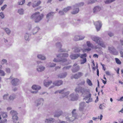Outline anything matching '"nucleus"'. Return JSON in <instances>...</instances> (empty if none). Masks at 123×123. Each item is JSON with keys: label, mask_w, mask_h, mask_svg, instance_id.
<instances>
[{"label": "nucleus", "mask_w": 123, "mask_h": 123, "mask_svg": "<svg viewBox=\"0 0 123 123\" xmlns=\"http://www.w3.org/2000/svg\"><path fill=\"white\" fill-rule=\"evenodd\" d=\"M73 11L71 12V13L72 14H75L78 12L79 10L78 8L77 7H74V6H73Z\"/></svg>", "instance_id": "14"}, {"label": "nucleus", "mask_w": 123, "mask_h": 123, "mask_svg": "<svg viewBox=\"0 0 123 123\" xmlns=\"http://www.w3.org/2000/svg\"><path fill=\"white\" fill-rule=\"evenodd\" d=\"M9 94L8 93L5 94L3 97V99L4 100H7V99L8 97Z\"/></svg>", "instance_id": "47"}, {"label": "nucleus", "mask_w": 123, "mask_h": 123, "mask_svg": "<svg viewBox=\"0 0 123 123\" xmlns=\"http://www.w3.org/2000/svg\"><path fill=\"white\" fill-rule=\"evenodd\" d=\"M81 36H76L74 38V40L75 41L82 40L84 39L85 37H82V38H81Z\"/></svg>", "instance_id": "24"}, {"label": "nucleus", "mask_w": 123, "mask_h": 123, "mask_svg": "<svg viewBox=\"0 0 123 123\" xmlns=\"http://www.w3.org/2000/svg\"><path fill=\"white\" fill-rule=\"evenodd\" d=\"M101 9V8L100 6H96L93 9V12L96 13L98 12Z\"/></svg>", "instance_id": "17"}, {"label": "nucleus", "mask_w": 123, "mask_h": 123, "mask_svg": "<svg viewBox=\"0 0 123 123\" xmlns=\"http://www.w3.org/2000/svg\"><path fill=\"white\" fill-rule=\"evenodd\" d=\"M62 113V111L58 110L55 112L54 115V117H58L61 115Z\"/></svg>", "instance_id": "16"}, {"label": "nucleus", "mask_w": 123, "mask_h": 123, "mask_svg": "<svg viewBox=\"0 0 123 123\" xmlns=\"http://www.w3.org/2000/svg\"><path fill=\"white\" fill-rule=\"evenodd\" d=\"M7 5H4L2 6L1 8V10L2 11H3L6 8V7Z\"/></svg>", "instance_id": "55"}, {"label": "nucleus", "mask_w": 123, "mask_h": 123, "mask_svg": "<svg viewBox=\"0 0 123 123\" xmlns=\"http://www.w3.org/2000/svg\"><path fill=\"white\" fill-rule=\"evenodd\" d=\"M97 0H90L88 1V4H90L93 3L97 1Z\"/></svg>", "instance_id": "44"}, {"label": "nucleus", "mask_w": 123, "mask_h": 123, "mask_svg": "<svg viewBox=\"0 0 123 123\" xmlns=\"http://www.w3.org/2000/svg\"><path fill=\"white\" fill-rule=\"evenodd\" d=\"M63 81L61 80H58L55 81L54 82V85L57 86H59L62 85Z\"/></svg>", "instance_id": "15"}, {"label": "nucleus", "mask_w": 123, "mask_h": 123, "mask_svg": "<svg viewBox=\"0 0 123 123\" xmlns=\"http://www.w3.org/2000/svg\"><path fill=\"white\" fill-rule=\"evenodd\" d=\"M78 95L75 93H73L68 97V99L70 100L74 101L77 100L78 98Z\"/></svg>", "instance_id": "6"}, {"label": "nucleus", "mask_w": 123, "mask_h": 123, "mask_svg": "<svg viewBox=\"0 0 123 123\" xmlns=\"http://www.w3.org/2000/svg\"><path fill=\"white\" fill-rule=\"evenodd\" d=\"M115 0H106L104 1L106 4H108L114 1Z\"/></svg>", "instance_id": "43"}, {"label": "nucleus", "mask_w": 123, "mask_h": 123, "mask_svg": "<svg viewBox=\"0 0 123 123\" xmlns=\"http://www.w3.org/2000/svg\"><path fill=\"white\" fill-rule=\"evenodd\" d=\"M58 59L56 60L54 58V62H62L63 63L66 62V64H68V63H67V60L66 58H62V57H67L68 56V54L67 53H60L57 56Z\"/></svg>", "instance_id": "3"}, {"label": "nucleus", "mask_w": 123, "mask_h": 123, "mask_svg": "<svg viewBox=\"0 0 123 123\" xmlns=\"http://www.w3.org/2000/svg\"><path fill=\"white\" fill-rule=\"evenodd\" d=\"M56 45L57 47L59 48V52H62L64 51V50H62L61 48L62 46V45L59 42L57 43L56 44Z\"/></svg>", "instance_id": "28"}, {"label": "nucleus", "mask_w": 123, "mask_h": 123, "mask_svg": "<svg viewBox=\"0 0 123 123\" xmlns=\"http://www.w3.org/2000/svg\"><path fill=\"white\" fill-rule=\"evenodd\" d=\"M76 92H80L82 93V95L85 96L84 99L86 100V103H88L92 101V98H91V94L89 89L85 87L78 86L76 87L75 89Z\"/></svg>", "instance_id": "1"}, {"label": "nucleus", "mask_w": 123, "mask_h": 123, "mask_svg": "<svg viewBox=\"0 0 123 123\" xmlns=\"http://www.w3.org/2000/svg\"><path fill=\"white\" fill-rule=\"evenodd\" d=\"M80 49L79 48L77 47L75 48L74 51L75 52H80Z\"/></svg>", "instance_id": "50"}, {"label": "nucleus", "mask_w": 123, "mask_h": 123, "mask_svg": "<svg viewBox=\"0 0 123 123\" xmlns=\"http://www.w3.org/2000/svg\"><path fill=\"white\" fill-rule=\"evenodd\" d=\"M54 14V12H50L48 13L46 16V18L49 19L51 18L53 16Z\"/></svg>", "instance_id": "23"}, {"label": "nucleus", "mask_w": 123, "mask_h": 123, "mask_svg": "<svg viewBox=\"0 0 123 123\" xmlns=\"http://www.w3.org/2000/svg\"><path fill=\"white\" fill-rule=\"evenodd\" d=\"M7 61L6 59H3L1 62V63L2 64H4L5 63H6Z\"/></svg>", "instance_id": "53"}, {"label": "nucleus", "mask_w": 123, "mask_h": 123, "mask_svg": "<svg viewBox=\"0 0 123 123\" xmlns=\"http://www.w3.org/2000/svg\"><path fill=\"white\" fill-rule=\"evenodd\" d=\"M108 49L111 53L114 54L116 50L114 47H108Z\"/></svg>", "instance_id": "20"}, {"label": "nucleus", "mask_w": 123, "mask_h": 123, "mask_svg": "<svg viewBox=\"0 0 123 123\" xmlns=\"http://www.w3.org/2000/svg\"><path fill=\"white\" fill-rule=\"evenodd\" d=\"M120 43L121 45L123 46V40H120Z\"/></svg>", "instance_id": "64"}, {"label": "nucleus", "mask_w": 123, "mask_h": 123, "mask_svg": "<svg viewBox=\"0 0 123 123\" xmlns=\"http://www.w3.org/2000/svg\"><path fill=\"white\" fill-rule=\"evenodd\" d=\"M41 2L39 0L37 3L36 5L33 4V5L32 6L33 7H35L36 6H37L39 5L41 3Z\"/></svg>", "instance_id": "46"}, {"label": "nucleus", "mask_w": 123, "mask_h": 123, "mask_svg": "<svg viewBox=\"0 0 123 123\" xmlns=\"http://www.w3.org/2000/svg\"><path fill=\"white\" fill-rule=\"evenodd\" d=\"M37 57L40 59L42 60H45L46 59L45 56L42 54H39L37 55Z\"/></svg>", "instance_id": "27"}, {"label": "nucleus", "mask_w": 123, "mask_h": 123, "mask_svg": "<svg viewBox=\"0 0 123 123\" xmlns=\"http://www.w3.org/2000/svg\"><path fill=\"white\" fill-rule=\"evenodd\" d=\"M65 13L64 11H63V10L61 11H60L59 12V14L61 15H63L65 14Z\"/></svg>", "instance_id": "51"}, {"label": "nucleus", "mask_w": 123, "mask_h": 123, "mask_svg": "<svg viewBox=\"0 0 123 123\" xmlns=\"http://www.w3.org/2000/svg\"><path fill=\"white\" fill-rule=\"evenodd\" d=\"M104 106V104H101L99 106V108L101 110H103V107Z\"/></svg>", "instance_id": "56"}, {"label": "nucleus", "mask_w": 123, "mask_h": 123, "mask_svg": "<svg viewBox=\"0 0 123 123\" xmlns=\"http://www.w3.org/2000/svg\"><path fill=\"white\" fill-rule=\"evenodd\" d=\"M32 89L35 90H38L41 88V87L38 85H34L32 87Z\"/></svg>", "instance_id": "25"}, {"label": "nucleus", "mask_w": 123, "mask_h": 123, "mask_svg": "<svg viewBox=\"0 0 123 123\" xmlns=\"http://www.w3.org/2000/svg\"><path fill=\"white\" fill-rule=\"evenodd\" d=\"M40 29L38 26H37L35 27L33 30V34H34L35 33H36Z\"/></svg>", "instance_id": "34"}, {"label": "nucleus", "mask_w": 123, "mask_h": 123, "mask_svg": "<svg viewBox=\"0 0 123 123\" xmlns=\"http://www.w3.org/2000/svg\"><path fill=\"white\" fill-rule=\"evenodd\" d=\"M86 82L88 85L91 86L92 85V83L91 80L88 79H87L86 80Z\"/></svg>", "instance_id": "40"}, {"label": "nucleus", "mask_w": 123, "mask_h": 123, "mask_svg": "<svg viewBox=\"0 0 123 123\" xmlns=\"http://www.w3.org/2000/svg\"><path fill=\"white\" fill-rule=\"evenodd\" d=\"M91 37L92 40L97 44H98L100 41L101 40L100 38L96 36H91Z\"/></svg>", "instance_id": "9"}, {"label": "nucleus", "mask_w": 123, "mask_h": 123, "mask_svg": "<svg viewBox=\"0 0 123 123\" xmlns=\"http://www.w3.org/2000/svg\"><path fill=\"white\" fill-rule=\"evenodd\" d=\"M80 69V67L77 63H75L73 65V68L72 69V72L75 73L78 71Z\"/></svg>", "instance_id": "8"}, {"label": "nucleus", "mask_w": 123, "mask_h": 123, "mask_svg": "<svg viewBox=\"0 0 123 123\" xmlns=\"http://www.w3.org/2000/svg\"><path fill=\"white\" fill-rule=\"evenodd\" d=\"M30 35L28 33H26L24 36L25 39L26 41H29L30 39L29 38Z\"/></svg>", "instance_id": "29"}, {"label": "nucleus", "mask_w": 123, "mask_h": 123, "mask_svg": "<svg viewBox=\"0 0 123 123\" xmlns=\"http://www.w3.org/2000/svg\"><path fill=\"white\" fill-rule=\"evenodd\" d=\"M80 54H72L70 55V57L71 59H74L79 57Z\"/></svg>", "instance_id": "18"}, {"label": "nucleus", "mask_w": 123, "mask_h": 123, "mask_svg": "<svg viewBox=\"0 0 123 123\" xmlns=\"http://www.w3.org/2000/svg\"><path fill=\"white\" fill-rule=\"evenodd\" d=\"M67 75V73L66 72H64L58 75V77L60 78H64L66 77Z\"/></svg>", "instance_id": "21"}, {"label": "nucleus", "mask_w": 123, "mask_h": 123, "mask_svg": "<svg viewBox=\"0 0 123 123\" xmlns=\"http://www.w3.org/2000/svg\"><path fill=\"white\" fill-rule=\"evenodd\" d=\"M85 102H81L79 104L80 107L79 108V110L80 111H82L84 107L85 106Z\"/></svg>", "instance_id": "19"}, {"label": "nucleus", "mask_w": 123, "mask_h": 123, "mask_svg": "<svg viewBox=\"0 0 123 123\" xmlns=\"http://www.w3.org/2000/svg\"><path fill=\"white\" fill-rule=\"evenodd\" d=\"M115 60L116 63L118 64H121V62L117 58H115Z\"/></svg>", "instance_id": "48"}, {"label": "nucleus", "mask_w": 123, "mask_h": 123, "mask_svg": "<svg viewBox=\"0 0 123 123\" xmlns=\"http://www.w3.org/2000/svg\"><path fill=\"white\" fill-rule=\"evenodd\" d=\"M43 98H41L40 100H38L36 101L35 102V103L36 104V106H38L40 105L41 102L43 101Z\"/></svg>", "instance_id": "26"}, {"label": "nucleus", "mask_w": 123, "mask_h": 123, "mask_svg": "<svg viewBox=\"0 0 123 123\" xmlns=\"http://www.w3.org/2000/svg\"><path fill=\"white\" fill-rule=\"evenodd\" d=\"M15 98V96L14 94L11 95L9 98V100H13Z\"/></svg>", "instance_id": "41"}, {"label": "nucleus", "mask_w": 123, "mask_h": 123, "mask_svg": "<svg viewBox=\"0 0 123 123\" xmlns=\"http://www.w3.org/2000/svg\"><path fill=\"white\" fill-rule=\"evenodd\" d=\"M70 92L67 91L66 89L64 88L62 90H59V93L62 94V95L59 97L60 98H64L68 95L69 93Z\"/></svg>", "instance_id": "5"}, {"label": "nucleus", "mask_w": 123, "mask_h": 123, "mask_svg": "<svg viewBox=\"0 0 123 123\" xmlns=\"http://www.w3.org/2000/svg\"><path fill=\"white\" fill-rule=\"evenodd\" d=\"M18 12L19 14L22 15L24 14V10L22 8H20L18 10Z\"/></svg>", "instance_id": "38"}, {"label": "nucleus", "mask_w": 123, "mask_h": 123, "mask_svg": "<svg viewBox=\"0 0 123 123\" xmlns=\"http://www.w3.org/2000/svg\"><path fill=\"white\" fill-rule=\"evenodd\" d=\"M12 79L11 82L12 84L13 85H16L18 84L19 83V81L18 79H12V76H10L9 79Z\"/></svg>", "instance_id": "7"}, {"label": "nucleus", "mask_w": 123, "mask_h": 123, "mask_svg": "<svg viewBox=\"0 0 123 123\" xmlns=\"http://www.w3.org/2000/svg\"><path fill=\"white\" fill-rule=\"evenodd\" d=\"M94 23L97 31H99L102 26L101 22L100 21H98L95 22Z\"/></svg>", "instance_id": "10"}, {"label": "nucleus", "mask_w": 123, "mask_h": 123, "mask_svg": "<svg viewBox=\"0 0 123 123\" xmlns=\"http://www.w3.org/2000/svg\"><path fill=\"white\" fill-rule=\"evenodd\" d=\"M44 15L43 13L40 14L39 12H35L31 16V19L34 20L35 23L39 22L43 18Z\"/></svg>", "instance_id": "2"}, {"label": "nucleus", "mask_w": 123, "mask_h": 123, "mask_svg": "<svg viewBox=\"0 0 123 123\" xmlns=\"http://www.w3.org/2000/svg\"><path fill=\"white\" fill-rule=\"evenodd\" d=\"M108 35L110 37H112L114 35L111 32L108 33Z\"/></svg>", "instance_id": "62"}, {"label": "nucleus", "mask_w": 123, "mask_h": 123, "mask_svg": "<svg viewBox=\"0 0 123 123\" xmlns=\"http://www.w3.org/2000/svg\"><path fill=\"white\" fill-rule=\"evenodd\" d=\"M0 17L2 18H3L4 17V15L2 12L0 13Z\"/></svg>", "instance_id": "59"}, {"label": "nucleus", "mask_w": 123, "mask_h": 123, "mask_svg": "<svg viewBox=\"0 0 123 123\" xmlns=\"http://www.w3.org/2000/svg\"><path fill=\"white\" fill-rule=\"evenodd\" d=\"M6 71L7 73H10V69L9 68H6Z\"/></svg>", "instance_id": "54"}, {"label": "nucleus", "mask_w": 123, "mask_h": 123, "mask_svg": "<svg viewBox=\"0 0 123 123\" xmlns=\"http://www.w3.org/2000/svg\"><path fill=\"white\" fill-rule=\"evenodd\" d=\"M46 66L48 67L52 68L54 67V63L53 62H49L47 64Z\"/></svg>", "instance_id": "32"}, {"label": "nucleus", "mask_w": 123, "mask_h": 123, "mask_svg": "<svg viewBox=\"0 0 123 123\" xmlns=\"http://www.w3.org/2000/svg\"><path fill=\"white\" fill-rule=\"evenodd\" d=\"M98 44L102 47L104 48H105L106 47V45L105 43L101 40L99 42Z\"/></svg>", "instance_id": "22"}, {"label": "nucleus", "mask_w": 123, "mask_h": 123, "mask_svg": "<svg viewBox=\"0 0 123 123\" xmlns=\"http://www.w3.org/2000/svg\"><path fill=\"white\" fill-rule=\"evenodd\" d=\"M52 83V81H50L47 82L44 81V85L46 87L48 86Z\"/></svg>", "instance_id": "35"}, {"label": "nucleus", "mask_w": 123, "mask_h": 123, "mask_svg": "<svg viewBox=\"0 0 123 123\" xmlns=\"http://www.w3.org/2000/svg\"><path fill=\"white\" fill-rule=\"evenodd\" d=\"M84 3L83 2H80L79 3L76 4L74 5V7H81L84 5Z\"/></svg>", "instance_id": "31"}, {"label": "nucleus", "mask_w": 123, "mask_h": 123, "mask_svg": "<svg viewBox=\"0 0 123 123\" xmlns=\"http://www.w3.org/2000/svg\"><path fill=\"white\" fill-rule=\"evenodd\" d=\"M71 9L72 7L71 6H68L64 8L63 11H64L65 13H66L67 11L71 10Z\"/></svg>", "instance_id": "30"}, {"label": "nucleus", "mask_w": 123, "mask_h": 123, "mask_svg": "<svg viewBox=\"0 0 123 123\" xmlns=\"http://www.w3.org/2000/svg\"><path fill=\"white\" fill-rule=\"evenodd\" d=\"M10 113L12 115L13 122L15 123H18L19 118L17 116V112L14 110H12L11 111Z\"/></svg>", "instance_id": "4"}, {"label": "nucleus", "mask_w": 123, "mask_h": 123, "mask_svg": "<svg viewBox=\"0 0 123 123\" xmlns=\"http://www.w3.org/2000/svg\"><path fill=\"white\" fill-rule=\"evenodd\" d=\"M85 82L84 80H83L80 82V85H84Z\"/></svg>", "instance_id": "60"}, {"label": "nucleus", "mask_w": 123, "mask_h": 123, "mask_svg": "<svg viewBox=\"0 0 123 123\" xmlns=\"http://www.w3.org/2000/svg\"><path fill=\"white\" fill-rule=\"evenodd\" d=\"M86 62V58H84L80 60V64H83L85 63Z\"/></svg>", "instance_id": "42"}, {"label": "nucleus", "mask_w": 123, "mask_h": 123, "mask_svg": "<svg viewBox=\"0 0 123 123\" xmlns=\"http://www.w3.org/2000/svg\"><path fill=\"white\" fill-rule=\"evenodd\" d=\"M1 115L3 118H6L8 116L7 113L6 112H2L1 113Z\"/></svg>", "instance_id": "37"}, {"label": "nucleus", "mask_w": 123, "mask_h": 123, "mask_svg": "<svg viewBox=\"0 0 123 123\" xmlns=\"http://www.w3.org/2000/svg\"><path fill=\"white\" fill-rule=\"evenodd\" d=\"M37 71L39 72L43 71L45 69V67L42 65H38L37 67Z\"/></svg>", "instance_id": "13"}, {"label": "nucleus", "mask_w": 123, "mask_h": 123, "mask_svg": "<svg viewBox=\"0 0 123 123\" xmlns=\"http://www.w3.org/2000/svg\"><path fill=\"white\" fill-rule=\"evenodd\" d=\"M75 109H74L72 112V113L73 114V116L72 117V118H68V119L67 120H69L71 121H73L76 118V115L74 116V115H76L75 114Z\"/></svg>", "instance_id": "12"}, {"label": "nucleus", "mask_w": 123, "mask_h": 123, "mask_svg": "<svg viewBox=\"0 0 123 123\" xmlns=\"http://www.w3.org/2000/svg\"><path fill=\"white\" fill-rule=\"evenodd\" d=\"M71 66H68L66 67H64L63 68V69L64 70L65 69H69V68H71Z\"/></svg>", "instance_id": "58"}, {"label": "nucleus", "mask_w": 123, "mask_h": 123, "mask_svg": "<svg viewBox=\"0 0 123 123\" xmlns=\"http://www.w3.org/2000/svg\"><path fill=\"white\" fill-rule=\"evenodd\" d=\"M87 55L86 53H85L83 54H80V56L79 57H80V58L82 59L84 58H86L87 57Z\"/></svg>", "instance_id": "45"}, {"label": "nucleus", "mask_w": 123, "mask_h": 123, "mask_svg": "<svg viewBox=\"0 0 123 123\" xmlns=\"http://www.w3.org/2000/svg\"><path fill=\"white\" fill-rule=\"evenodd\" d=\"M121 56L123 58V52L122 51H120Z\"/></svg>", "instance_id": "63"}, {"label": "nucleus", "mask_w": 123, "mask_h": 123, "mask_svg": "<svg viewBox=\"0 0 123 123\" xmlns=\"http://www.w3.org/2000/svg\"><path fill=\"white\" fill-rule=\"evenodd\" d=\"M86 44L88 47H91V48H93V45L89 41L87 42Z\"/></svg>", "instance_id": "36"}, {"label": "nucleus", "mask_w": 123, "mask_h": 123, "mask_svg": "<svg viewBox=\"0 0 123 123\" xmlns=\"http://www.w3.org/2000/svg\"><path fill=\"white\" fill-rule=\"evenodd\" d=\"M25 0H22V1L20 2H18L19 5H22L24 4L25 2Z\"/></svg>", "instance_id": "57"}, {"label": "nucleus", "mask_w": 123, "mask_h": 123, "mask_svg": "<svg viewBox=\"0 0 123 123\" xmlns=\"http://www.w3.org/2000/svg\"><path fill=\"white\" fill-rule=\"evenodd\" d=\"M5 75V73L4 71L2 70H0V76H4Z\"/></svg>", "instance_id": "49"}, {"label": "nucleus", "mask_w": 123, "mask_h": 123, "mask_svg": "<svg viewBox=\"0 0 123 123\" xmlns=\"http://www.w3.org/2000/svg\"><path fill=\"white\" fill-rule=\"evenodd\" d=\"M53 119L52 118H49L46 119L45 122V123H51L53 122Z\"/></svg>", "instance_id": "33"}, {"label": "nucleus", "mask_w": 123, "mask_h": 123, "mask_svg": "<svg viewBox=\"0 0 123 123\" xmlns=\"http://www.w3.org/2000/svg\"><path fill=\"white\" fill-rule=\"evenodd\" d=\"M3 29L7 34H9L10 33L11 31L8 28H3Z\"/></svg>", "instance_id": "39"}, {"label": "nucleus", "mask_w": 123, "mask_h": 123, "mask_svg": "<svg viewBox=\"0 0 123 123\" xmlns=\"http://www.w3.org/2000/svg\"><path fill=\"white\" fill-rule=\"evenodd\" d=\"M91 48H88L87 49H86L83 50V52H86V51L87 50L88 51H90L91 50Z\"/></svg>", "instance_id": "61"}, {"label": "nucleus", "mask_w": 123, "mask_h": 123, "mask_svg": "<svg viewBox=\"0 0 123 123\" xmlns=\"http://www.w3.org/2000/svg\"><path fill=\"white\" fill-rule=\"evenodd\" d=\"M83 74L82 73L79 72L77 74L74 75L73 77L72 76L71 78L72 79H73L74 78L75 79H77L82 76Z\"/></svg>", "instance_id": "11"}, {"label": "nucleus", "mask_w": 123, "mask_h": 123, "mask_svg": "<svg viewBox=\"0 0 123 123\" xmlns=\"http://www.w3.org/2000/svg\"><path fill=\"white\" fill-rule=\"evenodd\" d=\"M7 120L5 119L4 120H1L0 121V123H6Z\"/></svg>", "instance_id": "52"}]
</instances>
